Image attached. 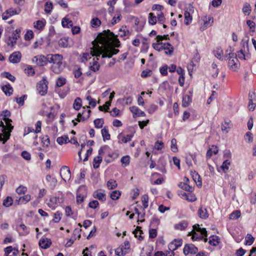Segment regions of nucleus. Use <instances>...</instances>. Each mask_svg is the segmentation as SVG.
<instances>
[{"instance_id":"obj_24","label":"nucleus","mask_w":256,"mask_h":256,"mask_svg":"<svg viewBox=\"0 0 256 256\" xmlns=\"http://www.w3.org/2000/svg\"><path fill=\"white\" fill-rule=\"evenodd\" d=\"M60 46L64 48H68L69 45L68 38H61L58 42Z\"/></svg>"},{"instance_id":"obj_10","label":"nucleus","mask_w":256,"mask_h":256,"mask_svg":"<svg viewBox=\"0 0 256 256\" xmlns=\"http://www.w3.org/2000/svg\"><path fill=\"white\" fill-rule=\"evenodd\" d=\"M60 174L62 179L66 182L68 181L71 177V172L70 168L66 166H63L60 169Z\"/></svg>"},{"instance_id":"obj_23","label":"nucleus","mask_w":256,"mask_h":256,"mask_svg":"<svg viewBox=\"0 0 256 256\" xmlns=\"http://www.w3.org/2000/svg\"><path fill=\"white\" fill-rule=\"evenodd\" d=\"M60 203V200L59 197H52L50 198L48 206L50 208H54L56 205Z\"/></svg>"},{"instance_id":"obj_45","label":"nucleus","mask_w":256,"mask_h":256,"mask_svg":"<svg viewBox=\"0 0 256 256\" xmlns=\"http://www.w3.org/2000/svg\"><path fill=\"white\" fill-rule=\"evenodd\" d=\"M156 22V17L153 13H150L148 14V23L150 24L154 25Z\"/></svg>"},{"instance_id":"obj_21","label":"nucleus","mask_w":256,"mask_h":256,"mask_svg":"<svg viewBox=\"0 0 256 256\" xmlns=\"http://www.w3.org/2000/svg\"><path fill=\"white\" fill-rule=\"evenodd\" d=\"M86 108H88L87 112L88 114L86 116H82V113H78L77 116V118L76 120L78 122L82 121H84L88 120L90 116V114L91 112V110H89L90 108V106H86Z\"/></svg>"},{"instance_id":"obj_12","label":"nucleus","mask_w":256,"mask_h":256,"mask_svg":"<svg viewBox=\"0 0 256 256\" xmlns=\"http://www.w3.org/2000/svg\"><path fill=\"white\" fill-rule=\"evenodd\" d=\"M188 92V94H186L182 97V106L184 108L188 106L192 102V92L190 90Z\"/></svg>"},{"instance_id":"obj_58","label":"nucleus","mask_w":256,"mask_h":256,"mask_svg":"<svg viewBox=\"0 0 256 256\" xmlns=\"http://www.w3.org/2000/svg\"><path fill=\"white\" fill-rule=\"evenodd\" d=\"M52 9V4L51 2H46L44 4V11L46 13H50Z\"/></svg>"},{"instance_id":"obj_19","label":"nucleus","mask_w":256,"mask_h":256,"mask_svg":"<svg viewBox=\"0 0 256 256\" xmlns=\"http://www.w3.org/2000/svg\"><path fill=\"white\" fill-rule=\"evenodd\" d=\"M162 50H166L165 54H166L172 55L173 51V46L168 42L163 43Z\"/></svg>"},{"instance_id":"obj_53","label":"nucleus","mask_w":256,"mask_h":256,"mask_svg":"<svg viewBox=\"0 0 256 256\" xmlns=\"http://www.w3.org/2000/svg\"><path fill=\"white\" fill-rule=\"evenodd\" d=\"M62 213L60 211H57L54 214V218L52 221L54 222H58L62 218Z\"/></svg>"},{"instance_id":"obj_49","label":"nucleus","mask_w":256,"mask_h":256,"mask_svg":"<svg viewBox=\"0 0 256 256\" xmlns=\"http://www.w3.org/2000/svg\"><path fill=\"white\" fill-rule=\"evenodd\" d=\"M120 196V191L116 190L110 194V197L112 200H116L119 198Z\"/></svg>"},{"instance_id":"obj_17","label":"nucleus","mask_w":256,"mask_h":256,"mask_svg":"<svg viewBox=\"0 0 256 256\" xmlns=\"http://www.w3.org/2000/svg\"><path fill=\"white\" fill-rule=\"evenodd\" d=\"M51 244V240L47 238H41L39 242L40 246L44 249H46L48 248Z\"/></svg>"},{"instance_id":"obj_25","label":"nucleus","mask_w":256,"mask_h":256,"mask_svg":"<svg viewBox=\"0 0 256 256\" xmlns=\"http://www.w3.org/2000/svg\"><path fill=\"white\" fill-rule=\"evenodd\" d=\"M101 133L104 141L109 140L110 139V136L108 132V130L107 127L104 126L101 130Z\"/></svg>"},{"instance_id":"obj_46","label":"nucleus","mask_w":256,"mask_h":256,"mask_svg":"<svg viewBox=\"0 0 256 256\" xmlns=\"http://www.w3.org/2000/svg\"><path fill=\"white\" fill-rule=\"evenodd\" d=\"M8 14H9V16H12L14 14H18L20 12V9L18 8V9H14L13 8H10L8 10H6Z\"/></svg>"},{"instance_id":"obj_60","label":"nucleus","mask_w":256,"mask_h":256,"mask_svg":"<svg viewBox=\"0 0 256 256\" xmlns=\"http://www.w3.org/2000/svg\"><path fill=\"white\" fill-rule=\"evenodd\" d=\"M111 104V102H107L106 104L102 106H100L98 107L99 110L100 111H103L104 110H105V112H108L110 106Z\"/></svg>"},{"instance_id":"obj_16","label":"nucleus","mask_w":256,"mask_h":256,"mask_svg":"<svg viewBox=\"0 0 256 256\" xmlns=\"http://www.w3.org/2000/svg\"><path fill=\"white\" fill-rule=\"evenodd\" d=\"M134 135L132 134H128L126 136L123 135L122 133L120 134L118 136V142L120 143H126L128 142H130L132 138L133 137Z\"/></svg>"},{"instance_id":"obj_34","label":"nucleus","mask_w":256,"mask_h":256,"mask_svg":"<svg viewBox=\"0 0 256 256\" xmlns=\"http://www.w3.org/2000/svg\"><path fill=\"white\" fill-rule=\"evenodd\" d=\"M62 24L64 28H70V26H72V20L64 18L62 20Z\"/></svg>"},{"instance_id":"obj_11","label":"nucleus","mask_w":256,"mask_h":256,"mask_svg":"<svg viewBox=\"0 0 256 256\" xmlns=\"http://www.w3.org/2000/svg\"><path fill=\"white\" fill-rule=\"evenodd\" d=\"M2 120L5 122L7 125V128L10 130V131H12L14 126L11 124L10 122L12 120L8 118V117L10 116V112L8 110H6L2 112Z\"/></svg>"},{"instance_id":"obj_3","label":"nucleus","mask_w":256,"mask_h":256,"mask_svg":"<svg viewBox=\"0 0 256 256\" xmlns=\"http://www.w3.org/2000/svg\"><path fill=\"white\" fill-rule=\"evenodd\" d=\"M47 58L48 62L53 64L51 67L52 70L56 74L60 73L62 70V56L60 54H47Z\"/></svg>"},{"instance_id":"obj_62","label":"nucleus","mask_w":256,"mask_h":256,"mask_svg":"<svg viewBox=\"0 0 256 256\" xmlns=\"http://www.w3.org/2000/svg\"><path fill=\"white\" fill-rule=\"evenodd\" d=\"M2 74L3 76L8 78V80H10V81H12V82H14V80H16L15 77L14 76H13L12 75L8 72H4Z\"/></svg>"},{"instance_id":"obj_56","label":"nucleus","mask_w":256,"mask_h":256,"mask_svg":"<svg viewBox=\"0 0 256 256\" xmlns=\"http://www.w3.org/2000/svg\"><path fill=\"white\" fill-rule=\"evenodd\" d=\"M252 134L250 132H247L244 136L245 140L248 142H251L253 140Z\"/></svg>"},{"instance_id":"obj_43","label":"nucleus","mask_w":256,"mask_h":256,"mask_svg":"<svg viewBox=\"0 0 256 256\" xmlns=\"http://www.w3.org/2000/svg\"><path fill=\"white\" fill-rule=\"evenodd\" d=\"M68 140V137L67 136H60L57 138L56 142L59 144H62L67 143V140Z\"/></svg>"},{"instance_id":"obj_26","label":"nucleus","mask_w":256,"mask_h":256,"mask_svg":"<svg viewBox=\"0 0 256 256\" xmlns=\"http://www.w3.org/2000/svg\"><path fill=\"white\" fill-rule=\"evenodd\" d=\"M102 160V158L101 156H98L95 157L93 160V167L94 168L96 169L99 168L100 164Z\"/></svg>"},{"instance_id":"obj_32","label":"nucleus","mask_w":256,"mask_h":256,"mask_svg":"<svg viewBox=\"0 0 256 256\" xmlns=\"http://www.w3.org/2000/svg\"><path fill=\"white\" fill-rule=\"evenodd\" d=\"M188 226V223L183 220L180 223L176 224L174 226V228L177 230H184Z\"/></svg>"},{"instance_id":"obj_63","label":"nucleus","mask_w":256,"mask_h":256,"mask_svg":"<svg viewBox=\"0 0 256 256\" xmlns=\"http://www.w3.org/2000/svg\"><path fill=\"white\" fill-rule=\"evenodd\" d=\"M115 253L116 256H124L126 253V252L124 251L122 248L120 247L116 249Z\"/></svg>"},{"instance_id":"obj_51","label":"nucleus","mask_w":256,"mask_h":256,"mask_svg":"<svg viewBox=\"0 0 256 256\" xmlns=\"http://www.w3.org/2000/svg\"><path fill=\"white\" fill-rule=\"evenodd\" d=\"M27 191V188L22 185L20 186L16 189V192L18 194H24Z\"/></svg>"},{"instance_id":"obj_22","label":"nucleus","mask_w":256,"mask_h":256,"mask_svg":"<svg viewBox=\"0 0 256 256\" xmlns=\"http://www.w3.org/2000/svg\"><path fill=\"white\" fill-rule=\"evenodd\" d=\"M31 196L30 194H26L23 196L20 197L16 200V203L18 204H26L30 200Z\"/></svg>"},{"instance_id":"obj_40","label":"nucleus","mask_w":256,"mask_h":256,"mask_svg":"<svg viewBox=\"0 0 256 256\" xmlns=\"http://www.w3.org/2000/svg\"><path fill=\"white\" fill-rule=\"evenodd\" d=\"M254 240V238L250 234H247L246 237L245 244L246 245L250 246L252 244Z\"/></svg>"},{"instance_id":"obj_14","label":"nucleus","mask_w":256,"mask_h":256,"mask_svg":"<svg viewBox=\"0 0 256 256\" xmlns=\"http://www.w3.org/2000/svg\"><path fill=\"white\" fill-rule=\"evenodd\" d=\"M190 174L198 187L202 186V180L200 176L196 171H191Z\"/></svg>"},{"instance_id":"obj_2","label":"nucleus","mask_w":256,"mask_h":256,"mask_svg":"<svg viewBox=\"0 0 256 256\" xmlns=\"http://www.w3.org/2000/svg\"><path fill=\"white\" fill-rule=\"evenodd\" d=\"M97 40L98 42L102 45L101 46L107 47L106 45L108 44L110 42H112L115 47L118 48L120 46V42L117 38V36H115L114 34L109 30H104L102 32L98 34ZM109 48H114L112 47H109Z\"/></svg>"},{"instance_id":"obj_35","label":"nucleus","mask_w":256,"mask_h":256,"mask_svg":"<svg viewBox=\"0 0 256 256\" xmlns=\"http://www.w3.org/2000/svg\"><path fill=\"white\" fill-rule=\"evenodd\" d=\"M241 213L240 210H236L230 214L229 218L230 220H236L240 217Z\"/></svg>"},{"instance_id":"obj_20","label":"nucleus","mask_w":256,"mask_h":256,"mask_svg":"<svg viewBox=\"0 0 256 256\" xmlns=\"http://www.w3.org/2000/svg\"><path fill=\"white\" fill-rule=\"evenodd\" d=\"M198 214L200 218L202 219H206L208 217V214L206 208L202 206L199 208Z\"/></svg>"},{"instance_id":"obj_7","label":"nucleus","mask_w":256,"mask_h":256,"mask_svg":"<svg viewBox=\"0 0 256 256\" xmlns=\"http://www.w3.org/2000/svg\"><path fill=\"white\" fill-rule=\"evenodd\" d=\"M32 62L40 66H46L48 63L47 55L44 56L41 54L35 56L32 58Z\"/></svg>"},{"instance_id":"obj_41","label":"nucleus","mask_w":256,"mask_h":256,"mask_svg":"<svg viewBox=\"0 0 256 256\" xmlns=\"http://www.w3.org/2000/svg\"><path fill=\"white\" fill-rule=\"evenodd\" d=\"M246 50H240L238 52V54H234L235 56H236H236H238V58H240V59H241V60H246Z\"/></svg>"},{"instance_id":"obj_64","label":"nucleus","mask_w":256,"mask_h":256,"mask_svg":"<svg viewBox=\"0 0 256 256\" xmlns=\"http://www.w3.org/2000/svg\"><path fill=\"white\" fill-rule=\"evenodd\" d=\"M163 42L160 43H154L152 44V47L154 49L158 51H161L162 50Z\"/></svg>"},{"instance_id":"obj_13","label":"nucleus","mask_w":256,"mask_h":256,"mask_svg":"<svg viewBox=\"0 0 256 256\" xmlns=\"http://www.w3.org/2000/svg\"><path fill=\"white\" fill-rule=\"evenodd\" d=\"M22 54L20 52H15L10 56L9 61L12 64H18L21 60Z\"/></svg>"},{"instance_id":"obj_42","label":"nucleus","mask_w":256,"mask_h":256,"mask_svg":"<svg viewBox=\"0 0 256 256\" xmlns=\"http://www.w3.org/2000/svg\"><path fill=\"white\" fill-rule=\"evenodd\" d=\"M107 186L110 190H112L117 186V183L116 180L110 179L107 182Z\"/></svg>"},{"instance_id":"obj_37","label":"nucleus","mask_w":256,"mask_h":256,"mask_svg":"<svg viewBox=\"0 0 256 256\" xmlns=\"http://www.w3.org/2000/svg\"><path fill=\"white\" fill-rule=\"evenodd\" d=\"M251 10H252L250 4L248 2H246L244 4V7L242 8V12L245 15H249Z\"/></svg>"},{"instance_id":"obj_50","label":"nucleus","mask_w":256,"mask_h":256,"mask_svg":"<svg viewBox=\"0 0 256 256\" xmlns=\"http://www.w3.org/2000/svg\"><path fill=\"white\" fill-rule=\"evenodd\" d=\"M90 24L92 28H97L100 26L101 22L98 18H96L92 20Z\"/></svg>"},{"instance_id":"obj_48","label":"nucleus","mask_w":256,"mask_h":256,"mask_svg":"<svg viewBox=\"0 0 256 256\" xmlns=\"http://www.w3.org/2000/svg\"><path fill=\"white\" fill-rule=\"evenodd\" d=\"M66 83V79L63 77H59L56 81V86L58 87H61Z\"/></svg>"},{"instance_id":"obj_1","label":"nucleus","mask_w":256,"mask_h":256,"mask_svg":"<svg viewBox=\"0 0 256 256\" xmlns=\"http://www.w3.org/2000/svg\"><path fill=\"white\" fill-rule=\"evenodd\" d=\"M119 50L118 49L110 48L106 46H100L98 44H94L92 48H90V54L88 53L84 54L81 62H84V60H88L90 58V55L96 57H99L102 55V58H110L113 55L117 54Z\"/></svg>"},{"instance_id":"obj_6","label":"nucleus","mask_w":256,"mask_h":256,"mask_svg":"<svg viewBox=\"0 0 256 256\" xmlns=\"http://www.w3.org/2000/svg\"><path fill=\"white\" fill-rule=\"evenodd\" d=\"M48 81L44 78H43L38 83L36 88L38 92L41 96H44L46 94L48 91Z\"/></svg>"},{"instance_id":"obj_55","label":"nucleus","mask_w":256,"mask_h":256,"mask_svg":"<svg viewBox=\"0 0 256 256\" xmlns=\"http://www.w3.org/2000/svg\"><path fill=\"white\" fill-rule=\"evenodd\" d=\"M171 150L174 152H176L178 151V149L176 146V138H172L171 140Z\"/></svg>"},{"instance_id":"obj_29","label":"nucleus","mask_w":256,"mask_h":256,"mask_svg":"<svg viewBox=\"0 0 256 256\" xmlns=\"http://www.w3.org/2000/svg\"><path fill=\"white\" fill-rule=\"evenodd\" d=\"M46 24L45 20H38L34 23V26L38 30H42Z\"/></svg>"},{"instance_id":"obj_27","label":"nucleus","mask_w":256,"mask_h":256,"mask_svg":"<svg viewBox=\"0 0 256 256\" xmlns=\"http://www.w3.org/2000/svg\"><path fill=\"white\" fill-rule=\"evenodd\" d=\"M2 90L6 95L9 96L12 94L13 92L12 88L9 84L2 86Z\"/></svg>"},{"instance_id":"obj_18","label":"nucleus","mask_w":256,"mask_h":256,"mask_svg":"<svg viewBox=\"0 0 256 256\" xmlns=\"http://www.w3.org/2000/svg\"><path fill=\"white\" fill-rule=\"evenodd\" d=\"M93 196L95 198H97L100 200L104 202L106 200V195L104 192L100 190H96L94 192Z\"/></svg>"},{"instance_id":"obj_4","label":"nucleus","mask_w":256,"mask_h":256,"mask_svg":"<svg viewBox=\"0 0 256 256\" xmlns=\"http://www.w3.org/2000/svg\"><path fill=\"white\" fill-rule=\"evenodd\" d=\"M0 127H2V134H0V141H3V143H4L8 140L10 136V130L7 128V125L4 126L3 122L0 121Z\"/></svg>"},{"instance_id":"obj_31","label":"nucleus","mask_w":256,"mask_h":256,"mask_svg":"<svg viewBox=\"0 0 256 256\" xmlns=\"http://www.w3.org/2000/svg\"><path fill=\"white\" fill-rule=\"evenodd\" d=\"M94 123L96 128H100L104 124V120L103 118H96L94 120Z\"/></svg>"},{"instance_id":"obj_28","label":"nucleus","mask_w":256,"mask_h":256,"mask_svg":"<svg viewBox=\"0 0 256 256\" xmlns=\"http://www.w3.org/2000/svg\"><path fill=\"white\" fill-rule=\"evenodd\" d=\"M98 58H96V60L94 58L92 64L90 66V70L94 72L98 71L100 68V66L98 62Z\"/></svg>"},{"instance_id":"obj_15","label":"nucleus","mask_w":256,"mask_h":256,"mask_svg":"<svg viewBox=\"0 0 256 256\" xmlns=\"http://www.w3.org/2000/svg\"><path fill=\"white\" fill-rule=\"evenodd\" d=\"M130 112L133 114L134 116H144L145 113L144 112L141 110L136 106H132L130 108Z\"/></svg>"},{"instance_id":"obj_36","label":"nucleus","mask_w":256,"mask_h":256,"mask_svg":"<svg viewBox=\"0 0 256 256\" xmlns=\"http://www.w3.org/2000/svg\"><path fill=\"white\" fill-rule=\"evenodd\" d=\"M13 200L11 196H8L3 201V205L6 207H9L12 205Z\"/></svg>"},{"instance_id":"obj_5","label":"nucleus","mask_w":256,"mask_h":256,"mask_svg":"<svg viewBox=\"0 0 256 256\" xmlns=\"http://www.w3.org/2000/svg\"><path fill=\"white\" fill-rule=\"evenodd\" d=\"M228 66L232 70L234 71H236L238 67L239 64L238 62V60L237 58L234 56V54H228Z\"/></svg>"},{"instance_id":"obj_33","label":"nucleus","mask_w":256,"mask_h":256,"mask_svg":"<svg viewBox=\"0 0 256 256\" xmlns=\"http://www.w3.org/2000/svg\"><path fill=\"white\" fill-rule=\"evenodd\" d=\"M182 194L186 200L189 202H193L196 201V196H194L192 195L191 194L183 192V194Z\"/></svg>"},{"instance_id":"obj_39","label":"nucleus","mask_w":256,"mask_h":256,"mask_svg":"<svg viewBox=\"0 0 256 256\" xmlns=\"http://www.w3.org/2000/svg\"><path fill=\"white\" fill-rule=\"evenodd\" d=\"M82 100L80 98H76L74 102L73 107L74 108L78 110L82 106Z\"/></svg>"},{"instance_id":"obj_38","label":"nucleus","mask_w":256,"mask_h":256,"mask_svg":"<svg viewBox=\"0 0 256 256\" xmlns=\"http://www.w3.org/2000/svg\"><path fill=\"white\" fill-rule=\"evenodd\" d=\"M214 56L219 60H222V55L223 54V51L221 48H216L215 50H214Z\"/></svg>"},{"instance_id":"obj_52","label":"nucleus","mask_w":256,"mask_h":256,"mask_svg":"<svg viewBox=\"0 0 256 256\" xmlns=\"http://www.w3.org/2000/svg\"><path fill=\"white\" fill-rule=\"evenodd\" d=\"M196 231L200 233V240H202L204 237H207V231L205 228L198 227V229H196Z\"/></svg>"},{"instance_id":"obj_57","label":"nucleus","mask_w":256,"mask_h":256,"mask_svg":"<svg viewBox=\"0 0 256 256\" xmlns=\"http://www.w3.org/2000/svg\"><path fill=\"white\" fill-rule=\"evenodd\" d=\"M108 150H110V147L108 146L105 145L102 146L98 150V156H100V155L107 152Z\"/></svg>"},{"instance_id":"obj_44","label":"nucleus","mask_w":256,"mask_h":256,"mask_svg":"<svg viewBox=\"0 0 256 256\" xmlns=\"http://www.w3.org/2000/svg\"><path fill=\"white\" fill-rule=\"evenodd\" d=\"M206 20H204V26L205 28H208L211 26L213 22V18L212 17L210 16L208 18L205 17Z\"/></svg>"},{"instance_id":"obj_59","label":"nucleus","mask_w":256,"mask_h":256,"mask_svg":"<svg viewBox=\"0 0 256 256\" xmlns=\"http://www.w3.org/2000/svg\"><path fill=\"white\" fill-rule=\"evenodd\" d=\"M168 249L171 251L170 254L168 256H174V250H176L177 248L176 247V245L174 244V242H171L168 244ZM170 254V252H168Z\"/></svg>"},{"instance_id":"obj_54","label":"nucleus","mask_w":256,"mask_h":256,"mask_svg":"<svg viewBox=\"0 0 256 256\" xmlns=\"http://www.w3.org/2000/svg\"><path fill=\"white\" fill-rule=\"evenodd\" d=\"M142 201L144 208L148 206V194H144L142 198Z\"/></svg>"},{"instance_id":"obj_47","label":"nucleus","mask_w":256,"mask_h":256,"mask_svg":"<svg viewBox=\"0 0 256 256\" xmlns=\"http://www.w3.org/2000/svg\"><path fill=\"white\" fill-rule=\"evenodd\" d=\"M192 20V16H190V13L187 11L184 12V24L188 25Z\"/></svg>"},{"instance_id":"obj_61","label":"nucleus","mask_w":256,"mask_h":256,"mask_svg":"<svg viewBox=\"0 0 256 256\" xmlns=\"http://www.w3.org/2000/svg\"><path fill=\"white\" fill-rule=\"evenodd\" d=\"M130 158L128 156H124L121 158V162L124 164L125 166H126L130 164Z\"/></svg>"},{"instance_id":"obj_9","label":"nucleus","mask_w":256,"mask_h":256,"mask_svg":"<svg viewBox=\"0 0 256 256\" xmlns=\"http://www.w3.org/2000/svg\"><path fill=\"white\" fill-rule=\"evenodd\" d=\"M198 252V248L193 244H186L183 249V252L186 256L188 254H196Z\"/></svg>"},{"instance_id":"obj_8","label":"nucleus","mask_w":256,"mask_h":256,"mask_svg":"<svg viewBox=\"0 0 256 256\" xmlns=\"http://www.w3.org/2000/svg\"><path fill=\"white\" fill-rule=\"evenodd\" d=\"M20 29H16L12 34V37H9L7 41L8 46H13L16 43V40L20 37Z\"/></svg>"},{"instance_id":"obj_30","label":"nucleus","mask_w":256,"mask_h":256,"mask_svg":"<svg viewBox=\"0 0 256 256\" xmlns=\"http://www.w3.org/2000/svg\"><path fill=\"white\" fill-rule=\"evenodd\" d=\"M178 186L182 189L188 192H192L193 190L192 187L188 185L186 182H180L178 184Z\"/></svg>"}]
</instances>
